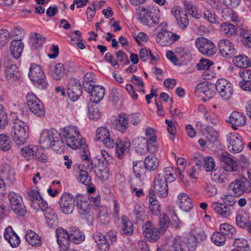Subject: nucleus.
Listing matches in <instances>:
<instances>
[{
    "mask_svg": "<svg viewBox=\"0 0 251 251\" xmlns=\"http://www.w3.org/2000/svg\"><path fill=\"white\" fill-rule=\"evenodd\" d=\"M228 151L233 153L241 152L244 148L242 137L236 132H231L226 136Z\"/></svg>",
    "mask_w": 251,
    "mask_h": 251,
    "instance_id": "0eeeda50",
    "label": "nucleus"
},
{
    "mask_svg": "<svg viewBox=\"0 0 251 251\" xmlns=\"http://www.w3.org/2000/svg\"><path fill=\"white\" fill-rule=\"evenodd\" d=\"M211 177L213 181L218 183L224 184L228 180L226 174L222 169H216L213 170L211 174Z\"/></svg>",
    "mask_w": 251,
    "mask_h": 251,
    "instance_id": "e433bc0d",
    "label": "nucleus"
},
{
    "mask_svg": "<svg viewBox=\"0 0 251 251\" xmlns=\"http://www.w3.org/2000/svg\"><path fill=\"white\" fill-rule=\"evenodd\" d=\"M241 40L242 44L248 48H251V32L245 28L240 30Z\"/></svg>",
    "mask_w": 251,
    "mask_h": 251,
    "instance_id": "8fccbe9b",
    "label": "nucleus"
},
{
    "mask_svg": "<svg viewBox=\"0 0 251 251\" xmlns=\"http://www.w3.org/2000/svg\"><path fill=\"white\" fill-rule=\"evenodd\" d=\"M64 72V66L62 63H58L53 68L51 73L52 77L56 80L59 79Z\"/></svg>",
    "mask_w": 251,
    "mask_h": 251,
    "instance_id": "e2e57ef3",
    "label": "nucleus"
},
{
    "mask_svg": "<svg viewBox=\"0 0 251 251\" xmlns=\"http://www.w3.org/2000/svg\"><path fill=\"white\" fill-rule=\"evenodd\" d=\"M211 241L217 246H224L226 241V237L221 232H215L211 236Z\"/></svg>",
    "mask_w": 251,
    "mask_h": 251,
    "instance_id": "5fc2aeb1",
    "label": "nucleus"
},
{
    "mask_svg": "<svg viewBox=\"0 0 251 251\" xmlns=\"http://www.w3.org/2000/svg\"><path fill=\"white\" fill-rule=\"evenodd\" d=\"M20 153L28 161L36 159L40 162H46L48 160V157L43 150L34 145H29L22 148L20 150Z\"/></svg>",
    "mask_w": 251,
    "mask_h": 251,
    "instance_id": "20e7f679",
    "label": "nucleus"
},
{
    "mask_svg": "<svg viewBox=\"0 0 251 251\" xmlns=\"http://www.w3.org/2000/svg\"><path fill=\"white\" fill-rule=\"evenodd\" d=\"M221 161L223 162V170L227 172H236L237 171L238 166L235 161L231 158L222 155L221 156Z\"/></svg>",
    "mask_w": 251,
    "mask_h": 251,
    "instance_id": "473e14b6",
    "label": "nucleus"
},
{
    "mask_svg": "<svg viewBox=\"0 0 251 251\" xmlns=\"http://www.w3.org/2000/svg\"><path fill=\"white\" fill-rule=\"evenodd\" d=\"M158 174L160 176H163V177L169 182L174 181L176 176V173L174 172L173 168L170 166L165 168L163 171Z\"/></svg>",
    "mask_w": 251,
    "mask_h": 251,
    "instance_id": "3c124183",
    "label": "nucleus"
},
{
    "mask_svg": "<svg viewBox=\"0 0 251 251\" xmlns=\"http://www.w3.org/2000/svg\"><path fill=\"white\" fill-rule=\"evenodd\" d=\"M215 87L223 100H228L231 99L234 90L233 85L229 81L224 78L218 79Z\"/></svg>",
    "mask_w": 251,
    "mask_h": 251,
    "instance_id": "6e6552de",
    "label": "nucleus"
},
{
    "mask_svg": "<svg viewBox=\"0 0 251 251\" xmlns=\"http://www.w3.org/2000/svg\"><path fill=\"white\" fill-rule=\"evenodd\" d=\"M166 23L160 24L154 30L153 36L156 42L162 46H170L180 39V36L167 29Z\"/></svg>",
    "mask_w": 251,
    "mask_h": 251,
    "instance_id": "f03ea898",
    "label": "nucleus"
},
{
    "mask_svg": "<svg viewBox=\"0 0 251 251\" xmlns=\"http://www.w3.org/2000/svg\"><path fill=\"white\" fill-rule=\"evenodd\" d=\"M228 122L234 130H237L238 127H242L246 124L247 117L244 113L234 111L229 115Z\"/></svg>",
    "mask_w": 251,
    "mask_h": 251,
    "instance_id": "a211bd4d",
    "label": "nucleus"
},
{
    "mask_svg": "<svg viewBox=\"0 0 251 251\" xmlns=\"http://www.w3.org/2000/svg\"><path fill=\"white\" fill-rule=\"evenodd\" d=\"M167 181L163 176L158 174L154 181V190L156 195L161 198H165L168 195Z\"/></svg>",
    "mask_w": 251,
    "mask_h": 251,
    "instance_id": "dca6fc26",
    "label": "nucleus"
},
{
    "mask_svg": "<svg viewBox=\"0 0 251 251\" xmlns=\"http://www.w3.org/2000/svg\"><path fill=\"white\" fill-rule=\"evenodd\" d=\"M196 126L201 130L202 134L205 136V139L208 143V146L212 145L217 140V133L212 127L205 126L201 121L197 122Z\"/></svg>",
    "mask_w": 251,
    "mask_h": 251,
    "instance_id": "f3484780",
    "label": "nucleus"
},
{
    "mask_svg": "<svg viewBox=\"0 0 251 251\" xmlns=\"http://www.w3.org/2000/svg\"><path fill=\"white\" fill-rule=\"evenodd\" d=\"M30 206L33 209L36 211L41 210L43 212L48 208V204L41 197L39 199L33 201V203H30Z\"/></svg>",
    "mask_w": 251,
    "mask_h": 251,
    "instance_id": "13d9d810",
    "label": "nucleus"
},
{
    "mask_svg": "<svg viewBox=\"0 0 251 251\" xmlns=\"http://www.w3.org/2000/svg\"><path fill=\"white\" fill-rule=\"evenodd\" d=\"M229 190L235 194L240 196L243 193L251 192V183L246 178L238 179L230 183Z\"/></svg>",
    "mask_w": 251,
    "mask_h": 251,
    "instance_id": "9b49d317",
    "label": "nucleus"
},
{
    "mask_svg": "<svg viewBox=\"0 0 251 251\" xmlns=\"http://www.w3.org/2000/svg\"><path fill=\"white\" fill-rule=\"evenodd\" d=\"M146 168L145 165L142 161L133 162V171L136 176V181L138 183H140V178L142 175L145 174Z\"/></svg>",
    "mask_w": 251,
    "mask_h": 251,
    "instance_id": "4c0bfd02",
    "label": "nucleus"
},
{
    "mask_svg": "<svg viewBox=\"0 0 251 251\" xmlns=\"http://www.w3.org/2000/svg\"><path fill=\"white\" fill-rule=\"evenodd\" d=\"M24 49V44L21 39L13 40L10 43V51L13 57L17 59L21 55Z\"/></svg>",
    "mask_w": 251,
    "mask_h": 251,
    "instance_id": "7c9ffc66",
    "label": "nucleus"
},
{
    "mask_svg": "<svg viewBox=\"0 0 251 251\" xmlns=\"http://www.w3.org/2000/svg\"><path fill=\"white\" fill-rule=\"evenodd\" d=\"M74 196L70 193L64 192L60 196L59 204L61 211L65 214L69 215L73 213L75 206Z\"/></svg>",
    "mask_w": 251,
    "mask_h": 251,
    "instance_id": "9d476101",
    "label": "nucleus"
},
{
    "mask_svg": "<svg viewBox=\"0 0 251 251\" xmlns=\"http://www.w3.org/2000/svg\"><path fill=\"white\" fill-rule=\"evenodd\" d=\"M137 18L143 24L149 27H153L159 23V19L157 16H154L153 13L143 6H139L136 9Z\"/></svg>",
    "mask_w": 251,
    "mask_h": 251,
    "instance_id": "423d86ee",
    "label": "nucleus"
},
{
    "mask_svg": "<svg viewBox=\"0 0 251 251\" xmlns=\"http://www.w3.org/2000/svg\"><path fill=\"white\" fill-rule=\"evenodd\" d=\"M12 147V142L9 136L7 134H0V150L4 151H7Z\"/></svg>",
    "mask_w": 251,
    "mask_h": 251,
    "instance_id": "09e8293b",
    "label": "nucleus"
},
{
    "mask_svg": "<svg viewBox=\"0 0 251 251\" xmlns=\"http://www.w3.org/2000/svg\"><path fill=\"white\" fill-rule=\"evenodd\" d=\"M121 229L122 233L130 236L133 233V227L132 222L126 216H123L121 219Z\"/></svg>",
    "mask_w": 251,
    "mask_h": 251,
    "instance_id": "37998d69",
    "label": "nucleus"
},
{
    "mask_svg": "<svg viewBox=\"0 0 251 251\" xmlns=\"http://www.w3.org/2000/svg\"><path fill=\"white\" fill-rule=\"evenodd\" d=\"M74 168L78 174V180L82 184L89 186L91 182V177L88 175L87 171L83 170V166L75 165Z\"/></svg>",
    "mask_w": 251,
    "mask_h": 251,
    "instance_id": "72a5a7b5",
    "label": "nucleus"
},
{
    "mask_svg": "<svg viewBox=\"0 0 251 251\" xmlns=\"http://www.w3.org/2000/svg\"><path fill=\"white\" fill-rule=\"evenodd\" d=\"M235 65L240 68H248L251 66V59L245 55H239L233 58Z\"/></svg>",
    "mask_w": 251,
    "mask_h": 251,
    "instance_id": "a19ab883",
    "label": "nucleus"
},
{
    "mask_svg": "<svg viewBox=\"0 0 251 251\" xmlns=\"http://www.w3.org/2000/svg\"><path fill=\"white\" fill-rule=\"evenodd\" d=\"M176 202L180 209L185 212H189L194 206L191 198L183 192L178 195Z\"/></svg>",
    "mask_w": 251,
    "mask_h": 251,
    "instance_id": "412c9836",
    "label": "nucleus"
},
{
    "mask_svg": "<svg viewBox=\"0 0 251 251\" xmlns=\"http://www.w3.org/2000/svg\"><path fill=\"white\" fill-rule=\"evenodd\" d=\"M161 230L152 225L151 222H146L143 226V234L151 242H155L161 236Z\"/></svg>",
    "mask_w": 251,
    "mask_h": 251,
    "instance_id": "ddd939ff",
    "label": "nucleus"
},
{
    "mask_svg": "<svg viewBox=\"0 0 251 251\" xmlns=\"http://www.w3.org/2000/svg\"><path fill=\"white\" fill-rule=\"evenodd\" d=\"M218 46L220 52L224 57L231 58L235 53L234 45L228 39L221 40Z\"/></svg>",
    "mask_w": 251,
    "mask_h": 251,
    "instance_id": "6ab92c4d",
    "label": "nucleus"
},
{
    "mask_svg": "<svg viewBox=\"0 0 251 251\" xmlns=\"http://www.w3.org/2000/svg\"><path fill=\"white\" fill-rule=\"evenodd\" d=\"M197 48L202 54L207 56L214 54L217 51V48L211 40L201 37L198 38L195 40Z\"/></svg>",
    "mask_w": 251,
    "mask_h": 251,
    "instance_id": "1a4fd4ad",
    "label": "nucleus"
},
{
    "mask_svg": "<svg viewBox=\"0 0 251 251\" xmlns=\"http://www.w3.org/2000/svg\"><path fill=\"white\" fill-rule=\"evenodd\" d=\"M223 18L226 21L235 22L238 19L237 13L230 8H226L222 11Z\"/></svg>",
    "mask_w": 251,
    "mask_h": 251,
    "instance_id": "4d7b16f0",
    "label": "nucleus"
},
{
    "mask_svg": "<svg viewBox=\"0 0 251 251\" xmlns=\"http://www.w3.org/2000/svg\"><path fill=\"white\" fill-rule=\"evenodd\" d=\"M110 135L108 130L104 127L98 128L96 131V139L97 141L102 142Z\"/></svg>",
    "mask_w": 251,
    "mask_h": 251,
    "instance_id": "338daca9",
    "label": "nucleus"
},
{
    "mask_svg": "<svg viewBox=\"0 0 251 251\" xmlns=\"http://www.w3.org/2000/svg\"><path fill=\"white\" fill-rule=\"evenodd\" d=\"M174 251H193L196 248V242L190 240H182L180 237H176L172 243Z\"/></svg>",
    "mask_w": 251,
    "mask_h": 251,
    "instance_id": "4468645a",
    "label": "nucleus"
},
{
    "mask_svg": "<svg viewBox=\"0 0 251 251\" xmlns=\"http://www.w3.org/2000/svg\"><path fill=\"white\" fill-rule=\"evenodd\" d=\"M11 136L17 145H23L29 137V128L27 124L17 118L13 122Z\"/></svg>",
    "mask_w": 251,
    "mask_h": 251,
    "instance_id": "7ed1b4c3",
    "label": "nucleus"
},
{
    "mask_svg": "<svg viewBox=\"0 0 251 251\" xmlns=\"http://www.w3.org/2000/svg\"><path fill=\"white\" fill-rule=\"evenodd\" d=\"M215 212L224 218H227L231 214L230 207L218 202H213L211 204Z\"/></svg>",
    "mask_w": 251,
    "mask_h": 251,
    "instance_id": "c756f323",
    "label": "nucleus"
},
{
    "mask_svg": "<svg viewBox=\"0 0 251 251\" xmlns=\"http://www.w3.org/2000/svg\"><path fill=\"white\" fill-rule=\"evenodd\" d=\"M204 17L206 20L213 24H219L220 19L214 13H212L209 10H205L203 12Z\"/></svg>",
    "mask_w": 251,
    "mask_h": 251,
    "instance_id": "0e129e2a",
    "label": "nucleus"
},
{
    "mask_svg": "<svg viewBox=\"0 0 251 251\" xmlns=\"http://www.w3.org/2000/svg\"><path fill=\"white\" fill-rule=\"evenodd\" d=\"M4 73L8 81H15L21 77V74L16 65L12 63L8 58L4 60Z\"/></svg>",
    "mask_w": 251,
    "mask_h": 251,
    "instance_id": "2eb2a0df",
    "label": "nucleus"
},
{
    "mask_svg": "<svg viewBox=\"0 0 251 251\" xmlns=\"http://www.w3.org/2000/svg\"><path fill=\"white\" fill-rule=\"evenodd\" d=\"M88 116L90 119L97 120L101 116V112L98 106L92 105L89 108Z\"/></svg>",
    "mask_w": 251,
    "mask_h": 251,
    "instance_id": "774afa93",
    "label": "nucleus"
},
{
    "mask_svg": "<svg viewBox=\"0 0 251 251\" xmlns=\"http://www.w3.org/2000/svg\"><path fill=\"white\" fill-rule=\"evenodd\" d=\"M28 75L34 85L39 88L46 89L48 87V82L40 66L31 64Z\"/></svg>",
    "mask_w": 251,
    "mask_h": 251,
    "instance_id": "39448f33",
    "label": "nucleus"
},
{
    "mask_svg": "<svg viewBox=\"0 0 251 251\" xmlns=\"http://www.w3.org/2000/svg\"><path fill=\"white\" fill-rule=\"evenodd\" d=\"M61 135L63 148L66 146L74 150L86 149L85 141L77 126L69 125L62 128Z\"/></svg>",
    "mask_w": 251,
    "mask_h": 251,
    "instance_id": "f257e3e1",
    "label": "nucleus"
},
{
    "mask_svg": "<svg viewBox=\"0 0 251 251\" xmlns=\"http://www.w3.org/2000/svg\"><path fill=\"white\" fill-rule=\"evenodd\" d=\"M220 230L224 235H226L229 237H232L236 232L235 228L227 223L221 224L220 226Z\"/></svg>",
    "mask_w": 251,
    "mask_h": 251,
    "instance_id": "052dcab7",
    "label": "nucleus"
},
{
    "mask_svg": "<svg viewBox=\"0 0 251 251\" xmlns=\"http://www.w3.org/2000/svg\"><path fill=\"white\" fill-rule=\"evenodd\" d=\"M158 223L161 233H165L170 224V219L168 215L164 213L161 214L159 216Z\"/></svg>",
    "mask_w": 251,
    "mask_h": 251,
    "instance_id": "bf43d9fd",
    "label": "nucleus"
},
{
    "mask_svg": "<svg viewBox=\"0 0 251 251\" xmlns=\"http://www.w3.org/2000/svg\"><path fill=\"white\" fill-rule=\"evenodd\" d=\"M25 238L27 242L33 247H39L42 244L41 236L32 230H28L26 231Z\"/></svg>",
    "mask_w": 251,
    "mask_h": 251,
    "instance_id": "c85d7f7f",
    "label": "nucleus"
},
{
    "mask_svg": "<svg viewBox=\"0 0 251 251\" xmlns=\"http://www.w3.org/2000/svg\"><path fill=\"white\" fill-rule=\"evenodd\" d=\"M130 142L128 141H125L124 142L121 140L117 141L116 142V155L119 159H122L125 152L129 150Z\"/></svg>",
    "mask_w": 251,
    "mask_h": 251,
    "instance_id": "c03bdc74",
    "label": "nucleus"
},
{
    "mask_svg": "<svg viewBox=\"0 0 251 251\" xmlns=\"http://www.w3.org/2000/svg\"><path fill=\"white\" fill-rule=\"evenodd\" d=\"M0 172L1 177L9 182L12 183L15 180L14 170L8 164L1 165Z\"/></svg>",
    "mask_w": 251,
    "mask_h": 251,
    "instance_id": "c9c22d12",
    "label": "nucleus"
},
{
    "mask_svg": "<svg viewBox=\"0 0 251 251\" xmlns=\"http://www.w3.org/2000/svg\"><path fill=\"white\" fill-rule=\"evenodd\" d=\"M50 136V148L56 151H59L63 148L62 143V138L61 135V130L58 132L54 128H51V133Z\"/></svg>",
    "mask_w": 251,
    "mask_h": 251,
    "instance_id": "a878e982",
    "label": "nucleus"
},
{
    "mask_svg": "<svg viewBox=\"0 0 251 251\" xmlns=\"http://www.w3.org/2000/svg\"><path fill=\"white\" fill-rule=\"evenodd\" d=\"M85 238L84 234L77 228L72 227L69 233V241L75 244H79Z\"/></svg>",
    "mask_w": 251,
    "mask_h": 251,
    "instance_id": "58836bf2",
    "label": "nucleus"
},
{
    "mask_svg": "<svg viewBox=\"0 0 251 251\" xmlns=\"http://www.w3.org/2000/svg\"><path fill=\"white\" fill-rule=\"evenodd\" d=\"M145 135L147 139L150 142V144H151V151H157L158 148L156 143V136L155 131L151 127H148L146 129Z\"/></svg>",
    "mask_w": 251,
    "mask_h": 251,
    "instance_id": "79ce46f5",
    "label": "nucleus"
},
{
    "mask_svg": "<svg viewBox=\"0 0 251 251\" xmlns=\"http://www.w3.org/2000/svg\"><path fill=\"white\" fill-rule=\"evenodd\" d=\"M220 32L221 34L227 37H231L236 35L237 28L228 22L222 23L220 26Z\"/></svg>",
    "mask_w": 251,
    "mask_h": 251,
    "instance_id": "f704fd0d",
    "label": "nucleus"
},
{
    "mask_svg": "<svg viewBox=\"0 0 251 251\" xmlns=\"http://www.w3.org/2000/svg\"><path fill=\"white\" fill-rule=\"evenodd\" d=\"M184 9L187 13L196 19H200L202 16L201 12L198 7L192 1L184 0L183 1Z\"/></svg>",
    "mask_w": 251,
    "mask_h": 251,
    "instance_id": "2f4dec72",
    "label": "nucleus"
},
{
    "mask_svg": "<svg viewBox=\"0 0 251 251\" xmlns=\"http://www.w3.org/2000/svg\"><path fill=\"white\" fill-rule=\"evenodd\" d=\"M56 234L58 244L69 241V233L62 227H59L56 230Z\"/></svg>",
    "mask_w": 251,
    "mask_h": 251,
    "instance_id": "864d4df0",
    "label": "nucleus"
},
{
    "mask_svg": "<svg viewBox=\"0 0 251 251\" xmlns=\"http://www.w3.org/2000/svg\"><path fill=\"white\" fill-rule=\"evenodd\" d=\"M144 163L145 168L150 171L156 169L158 165L157 159L151 155H148L146 157Z\"/></svg>",
    "mask_w": 251,
    "mask_h": 251,
    "instance_id": "de8ad7c7",
    "label": "nucleus"
},
{
    "mask_svg": "<svg viewBox=\"0 0 251 251\" xmlns=\"http://www.w3.org/2000/svg\"><path fill=\"white\" fill-rule=\"evenodd\" d=\"M51 128L50 130L45 129L42 131L39 138V143L44 147L50 148V136Z\"/></svg>",
    "mask_w": 251,
    "mask_h": 251,
    "instance_id": "a18cd8bd",
    "label": "nucleus"
},
{
    "mask_svg": "<svg viewBox=\"0 0 251 251\" xmlns=\"http://www.w3.org/2000/svg\"><path fill=\"white\" fill-rule=\"evenodd\" d=\"M207 239V235L204 231L201 228H196L194 233V236L192 239H189L190 241H194L196 242V246L197 243H200Z\"/></svg>",
    "mask_w": 251,
    "mask_h": 251,
    "instance_id": "680f3d73",
    "label": "nucleus"
},
{
    "mask_svg": "<svg viewBox=\"0 0 251 251\" xmlns=\"http://www.w3.org/2000/svg\"><path fill=\"white\" fill-rule=\"evenodd\" d=\"M8 196L11 209L18 215L24 216L26 209L23 203L22 197L13 192H9Z\"/></svg>",
    "mask_w": 251,
    "mask_h": 251,
    "instance_id": "f8f14e48",
    "label": "nucleus"
},
{
    "mask_svg": "<svg viewBox=\"0 0 251 251\" xmlns=\"http://www.w3.org/2000/svg\"><path fill=\"white\" fill-rule=\"evenodd\" d=\"M93 238L100 251H109V244L105 235L100 232H96L93 234Z\"/></svg>",
    "mask_w": 251,
    "mask_h": 251,
    "instance_id": "bb28decb",
    "label": "nucleus"
},
{
    "mask_svg": "<svg viewBox=\"0 0 251 251\" xmlns=\"http://www.w3.org/2000/svg\"><path fill=\"white\" fill-rule=\"evenodd\" d=\"M89 90H86L90 94V100L95 103H98L102 100L104 94L105 89L100 85H94L90 87Z\"/></svg>",
    "mask_w": 251,
    "mask_h": 251,
    "instance_id": "4be33fe9",
    "label": "nucleus"
},
{
    "mask_svg": "<svg viewBox=\"0 0 251 251\" xmlns=\"http://www.w3.org/2000/svg\"><path fill=\"white\" fill-rule=\"evenodd\" d=\"M134 145L136 151L141 154H145L148 152L151 153L156 152L151 151V144H150L148 140L145 137H139L135 139Z\"/></svg>",
    "mask_w": 251,
    "mask_h": 251,
    "instance_id": "aec40b11",
    "label": "nucleus"
},
{
    "mask_svg": "<svg viewBox=\"0 0 251 251\" xmlns=\"http://www.w3.org/2000/svg\"><path fill=\"white\" fill-rule=\"evenodd\" d=\"M150 206L149 208L151 213L154 215H157L161 211L160 206L158 201L152 197L149 199Z\"/></svg>",
    "mask_w": 251,
    "mask_h": 251,
    "instance_id": "69168bd1",
    "label": "nucleus"
},
{
    "mask_svg": "<svg viewBox=\"0 0 251 251\" xmlns=\"http://www.w3.org/2000/svg\"><path fill=\"white\" fill-rule=\"evenodd\" d=\"M3 236L4 239L12 248L17 247L21 243L19 236L13 230L11 226H8L6 228Z\"/></svg>",
    "mask_w": 251,
    "mask_h": 251,
    "instance_id": "b1692460",
    "label": "nucleus"
},
{
    "mask_svg": "<svg viewBox=\"0 0 251 251\" xmlns=\"http://www.w3.org/2000/svg\"><path fill=\"white\" fill-rule=\"evenodd\" d=\"M75 206L80 215L87 214L89 212V204L84 195L77 194L75 196Z\"/></svg>",
    "mask_w": 251,
    "mask_h": 251,
    "instance_id": "393cba45",
    "label": "nucleus"
},
{
    "mask_svg": "<svg viewBox=\"0 0 251 251\" xmlns=\"http://www.w3.org/2000/svg\"><path fill=\"white\" fill-rule=\"evenodd\" d=\"M172 13L176 18L177 24L182 29H185L189 25L187 15L181 10V8L175 6L172 8Z\"/></svg>",
    "mask_w": 251,
    "mask_h": 251,
    "instance_id": "5701e85b",
    "label": "nucleus"
},
{
    "mask_svg": "<svg viewBox=\"0 0 251 251\" xmlns=\"http://www.w3.org/2000/svg\"><path fill=\"white\" fill-rule=\"evenodd\" d=\"M129 116L125 113L119 114L116 123V127L122 133H125L129 126Z\"/></svg>",
    "mask_w": 251,
    "mask_h": 251,
    "instance_id": "cd10ccee",
    "label": "nucleus"
},
{
    "mask_svg": "<svg viewBox=\"0 0 251 251\" xmlns=\"http://www.w3.org/2000/svg\"><path fill=\"white\" fill-rule=\"evenodd\" d=\"M250 222V217L246 212L241 211L236 215V223L238 226L241 228L248 227Z\"/></svg>",
    "mask_w": 251,
    "mask_h": 251,
    "instance_id": "49530a36",
    "label": "nucleus"
},
{
    "mask_svg": "<svg viewBox=\"0 0 251 251\" xmlns=\"http://www.w3.org/2000/svg\"><path fill=\"white\" fill-rule=\"evenodd\" d=\"M95 80V75L91 72L86 73L83 77V87L85 90H89L90 87L94 85Z\"/></svg>",
    "mask_w": 251,
    "mask_h": 251,
    "instance_id": "603ef678",
    "label": "nucleus"
},
{
    "mask_svg": "<svg viewBox=\"0 0 251 251\" xmlns=\"http://www.w3.org/2000/svg\"><path fill=\"white\" fill-rule=\"evenodd\" d=\"M43 212L46 222L49 226H52L57 224V216L53 209L48 206Z\"/></svg>",
    "mask_w": 251,
    "mask_h": 251,
    "instance_id": "ea45409f",
    "label": "nucleus"
},
{
    "mask_svg": "<svg viewBox=\"0 0 251 251\" xmlns=\"http://www.w3.org/2000/svg\"><path fill=\"white\" fill-rule=\"evenodd\" d=\"M29 109L32 113L38 117H42L45 116V109L41 101L34 104Z\"/></svg>",
    "mask_w": 251,
    "mask_h": 251,
    "instance_id": "6e6d98bb",
    "label": "nucleus"
}]
</instances>
